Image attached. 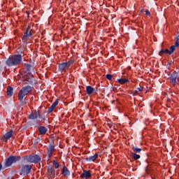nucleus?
<instances>
[{
  "label": "nucleus",
  "mask_w": 179,
  "mask_h": 179,
  "mask_svg": "<svg viewBox=\"0 0 179 179\" xmlns=\"http://www.w3.org/2000/svg\"><path fill=\"white\" fill-rule=\"evenodd\" d=\"M23 61V55H13L10 56L6 62L8 66H17V65H20Z\"/></svg>",
  "instance_id": "f257e3e1"
},
{
  "label": "nucleus",
  "mask_w": 179,
  "mask_h": 179,
  "mask_svg": "<svg viewBox=\"0 0 179 179\" xmlns=\"http://www.w3.org/2000/svg\"><path fill=\"white\" fill-rule=\"evenodd\" d=\"M33 92V87L30 85H27L23 87L18 92V100L20 101H23V99H24V96H27V94H30Z\"/></svg>",
  "instance_id": "f03ea898"
},
{
  "label": "nucleus",
  "mask_w": 179,
  "mask_h": 179,
  "mask_svg": "<svg viewBox=\"0 0 179 179\" xmlns=\"http://www.w3.org/2000/svg\"><path fill=\"white\" fill-rule=\"evenodd\" d=\"M31 169L33 166L29 164H22L20 168V176H27L31 173Z\"/></svg>",
  "instance_id": "7ed1b4c3"
},
{
  "label": "nucleus",
  "mask_w": 179,
  "mask_h": 179,
  "mask_svg": "<svg viewBox=\"0 0 179 179\" xmlns=\"http://www.w3.org/2000/svg\"><path fill=\"white\" fill-rule=\"evenodd\" d=\"M25 159L28 163H34L36 164L41 162V157L38 155H29L25 157Z\"/></svg>",
  "instance_id": "20e7f679"
},
{
  "label": "nucleus",
  "mask_w": 179,
  "mask_h": 179,
  "mask_svg": "<svg viewBox=\"0 0 179 179\" xmlns=\"http://www.w3.org/2000/svg\"><path fill=\"white\" fill-rule=\"evenodd\" d=\"M20 159V157L16 156H10L6 160L5 163L6 167H10L13 163H16V162H19Z\"/></svg>",
  "instance_id": "39448f33"
},
{
  "label": "nucleus",
  "mask_w": 179,
  "mask_h": 179,
  "mask_svg": "<svg viewBox=\"0 0 179 179\" xmlns=\"http://www.w3.org/2000/svg\"><path fill=\"white\" fill-rule=\"evenodd\" d=\"M31 31H33V29H31V27L30 26H28L26 31L24 34V36L22 38L24 43H26L29 37H31V36L33 35Z\"/></svg>",
  "instance_id": "423d86ee"
},
{
  "label": "nucleus",
  "mask_w": 179,
  "mask_h": 179,
  "mask_svg": "<svg viewBox=\"0 0 179 179\" xmlns=\"http://www.w3.org/2000/svg\"><path fill=\"white\" fill-rule=\"evenodd\" d=\"M176 50V46L174 45H171L169 49H162L159 52V55L162 57L164 54H168L169 55H171L173 52Z\"/></svg>",
  "instance_id": "0eeeda50"
},
{
  "label": "nucleus",
  "mask_w": 179,
  "mask_h": 179,
  "mask_svg": "<svg viewBox=\"0 0 179 179\" xmlns=\"http://www.w3.org/2000/svg\"><path fill=\"white\" fill-rule=\"evenodd\" d=\"M170 80L173 86H176V85L179 82L178 73L173 72L170 76Z\"/></svg>",
  "instance_id": "6e6552de"
},
{
  "label": "nucleus",
  "mask_w": 179,
  "mask_h": 179,
  "mask_svg": "<svg viewBox=\"0 0 179 179\" xmlns=\"http://www.w3.org/2000/svg\"><path fill=\"white\" fill-rule=\"evenodd\" d=\"M56 150H57L55 149V145H50L48 146L47 148V155L48 159H51V157H52V155L55 153Z\"/></svg>",
  "instance_id": "1a4fd4ad"
},
{
  "label": "nucleus",
  "mask_w": 179,
  "mask_h": 179,
  "mask_svg": "<svg viewBox=\"0 0 179 179\" xmlns=\"http://www.w3.org/2000/svg\"><path fill=\"white\" fill-rule=\"evenodd\" d=\"M12 136H13V130H10L1 137V141L3 142H8V141H9Z\"/></svg>",
  "instance_id": "9d476101"
},
{
  "label": "nucleus",
  "mask_w": 179,
  "mask_h": 179,
  "mask_svg": "<svg viewBox=\"0 0 179 179\" xmlns=\"http://www.w3.org/2000/svg\"><path fill=\"white\" fill-rule=\"evenodd\" d=\"M33 75L28 74L27 76L24 78L22 82H24V85H31L33 83Z\"/></svg>",
  "instance_id": "9b49d317"
},
{
  "label": "nucleus",
  "mask_w": 179,
  "mask_h": 179,
  "mask_svg": "<svg viewBox=\"0 0 179 179\" xmlns=\"http://www.w3.org/2000/svg\"><path fill=\"white\" fill-rule=\"evenodd\" d=\"M48 176H49L50 178H55V169L51 165L48 166Z\"/></svg>",
  "instance_id": "f8f14e48"
},
{
  "label": "nucleus",
  "mask_w": 179,
  "mask_h": 179,
  "mask_svg": "<svg viewBox=\"0 0 179 179\" xmlns=\"http://www.w3.org/2000/svg\"><path fill=\"white\" fill-rule=\"evenodd\" d=\"M80 178H92V171H87V170H84L83 173L80 175Z\"/></svg>",
  "instance_id": "ddd939ff"
},
{
  "label": "nucleus",
  "mask_w": 179,
  "mask_h": 179,
  "mask_svg": "<svg viewBox=\"0 0 179 179\" xmlns=\"http://www.w3.org/2000/svg\"><path fill=\"white\" fill-rule=\"evenodd\" d=\"M38 117H40V110L32 112L29 115V120H37Z\"/></svg>",
  "instance_id": "4468645a"
},
{
  "label": "nucleus",
  "mask_w": 179,
  "mask_h": 179,
  "mask_svg": "<svg viewBox=\"0 0 179 179\" xmlns=\"http://www.w3.org/2000/svg\"><path fill=\"white\" fill-rule=\"evenodd\" d=\"M69 69V68L68 67V66H67L66 62H63V63L59 64V69L62 72H65Z\"/></svg>",
  "instance_id": "2eb2a0df"
},
{
  "label": "nucleus",
  "mask_w": 179,
  "mask_h": 179,
  "mask_svg": "<svg viewBox=\"0 0 179 179\" xmlns=\"http://www.w3.org/2000/svg\"><path fill=\"white\" fill-rule=\"evenodd\" d=\"M40 135H45L47 134V127L44 126H39L38 127Z\"/></svg>",
  "instance_id": "dca6fc26"
},
{
  "label": "nucleus",
  "mask_w": 179,
  "mask_h": 179,
  "mask_svg": "<svg viewBox=\"0 0 179 179\" xmlns=\"http://www.w3.org/2000/svg\"><path fill=\"white\" fill-rule=\"evenodd\" d=\"M99 157V154L95 153L94 155L87 157L85 159L87 162H95Z\"/></svg>",
  "instance_id": "f3484780"
},
{
  "label": "nucleus",
  "mask_w": 179,
  "mask_h": 179,
  "mask_svg": "<svg viewBox=\"0 0 179 179\" xmlns=\"http://www.w3.org/2000/svg\"><path fill=\"white\" fill-rule=\"evenodd\" d=\"M62 174H63L64 177H66V176H71V172L65 165L63 166Z\"/></svg>",
  "instance_id": "a211bd4d"
},
{
  "label": "nucleus",
  "mask_w": 179,
  "mask_h": 179,
  "mask_svg": "<svg viewBox=\"0 0 179 179\" xmlns=\"http://www.w3.org/2000/svg\"><path fill=\"white\" fill-rule=\"evenodd\" d=\"M86 92H87V94L90 95V94H92V93H94V88H93L92 86H87Z\"/></svg>",
  "instance_id": "6ab92c4d"
},
{
  "label": "nucleus",
  "mask_w": 179,
  "mask_h": 179,
  "mask_svg": "<svg viewBox=\"0 0 179 179\" xmlns=\"http://www.w3.org/2000/svg\"><path fill=\"white\" fill-rule=\"evenodd\" d=\"M117 82L120 85H125V83H128V82H129V80L127 78H120L117 80Z\"/></svg>",
  "instance_id": "aec40b11"
},
{
  "label": "nucleus",
  "mask_w": 179,
  "mask_h": 179,
  "mask_svg": "<svg viewBox=\"0 0 179 179\" xmlns=\"http://www.w3.org/2000/svg\"><path fill=\"white\" fill-rule=\"evenodd\" d=\"M7 94L9 97H12V94H13V88L12 87H7Z\"/></svg>",
  "instance_id": "412c9836"
},
{
  "label": "nucleus",
  "mask_w": 179,
  "mask_h": 179,
  "mask_svg": "<svg viewBox=\"0 0 179 179\" xmlns=\"http://www.w3.org/2000/svg\"><path fill=\"white\" fill-rule=\"evenodd\" d=\"M132 150H133V152H134V153H141V152H142V148H138V147H136V146H134L133 148H132Z\"/></svg>",
  "instance_id": "4be33fe9"
},
{
  "label": "nucleus",
  "mask_w": 179,
  "mask_h": 179,
  "mask_svg": "<svg viewBox=\"0 0 179 179\" xmlns=\"http://www.w3.org/2000/svg\"><path fill=\"white\" fill-rule=\"evenodd\" d=\"M132 158L134 160H139L141 159V155L136 154V153H131Z\"/></svg>",
  "instance_id": "5701e85b"
},
{
  "label": "nucleus",
  "mask_w": 179,
  "mask_h": 179,
  "mask_svg": "<svg viewBox=\"0 0 179 179\" xmlns=\"http://www.w3.org/2000/svg\"><path fill=\"white\" fill-rule=\"evenodd\" d=\"M73 62H75V61L73 59H70L68 62H66V64L67 65V67L69 68V66H71V65H73Z\"/></svg>",
  "instance_id": "b1692460"
},
{
  "label": "nucleus",
  "mask_w": 179,
  "mask_h": 179,
  "mask_svg": "<svg viewBox=\"0 0 179 179\" xmlns=\"http://www.w3.org/2000/svg\"><path fill=\"white\" fill-rule=\"evenodd\" d=\"M52 163L55 166V169H59V163L57 162V161L53 160Z\"/></svg>",
  "instance_id": "393cba45"
},
{
  "label": "nucleus",
  "mask_w": 179,
  "mask_h": 179,
  "mask_svg": "<svg viewBox=\"0 0 179 179\" xmlns=\"http://www.w3.org/2000/svg\"><path fill=\"white\" fill-rule=\"evenodd\" d=\"M58 103H59V100L56 99L55 101L52 104L51 106L55 108V107H57V106H58Z\"/></svg>",
  "instance_id": "a878e982"
},
{
  "label": "nucleus",
  "mask_w": 179,
  "mask_h": 179,
  "mask_svg": "<svg viewBox=\"0 0 179 179\" xmlns=\"http://www.w3.org/2000/svg\"><path fill=\"white\" fill-rule=\"evenodd\" d=\"M106 79H108V80H111V79H113V75L111 74H107L106 76Z\"/></svg>",
  "instance_id": "bb28decb"
},
{
  "label": "nucleus",
  "mask_w": 179,
  "mask_h": 179,
  "mask_svg": "<svg viewBox=\"0 0 179 179\" xmlns=\"http://www.w3.org/2000/svg\"><path fill=\"white\" fill-rule=\"evenodd\" d=\"M52 111H54V108L50 106L49 108H48V114H51V113H52Z\"/></svg>",
  "instance_id": "cd10ccee"
},
{
  "label": "nucleus",
  "mask_w": 179,
  "mask_h": 179,
  "mask_svg": "<svg viewBox=\"0 0 179 179\" xmlns=\"http://www.w3.org/2000/svg\"><path fill=\"white\" fill-rule=\"evenodd\" d=\"M26 69L28 72L30 71V69H31V65H29V64H27L26 65Z\"/></svg>",
  "instance_id": "c85d7f7f"
},
{
  "label": "nucleus",
  "mask_w": 179,
  "mask_h": 179,
  "mask_svg": "<svg viewBox=\"0 0 179 179\" xmlns=\"http://www.w3.org/2000/svg\"><path fill=\"white\" fill-rule=\"evenodd\" d=\"M145 15H146V16H150V11L149 10H146Z\"/></svg>",
  "instance_id": "c756f323"
},
{
  "label": "nucleus",
  "mask_w": 179,
  "mask_h": 179,
  "mask_svg": "<svg viewBox=\"0 0 179 179\" xmlns=\"http://www.w3.org/2000/svg\"><path fill=\"white\" fill-rule=\"evenodd\" d=\"M137 94H139V91L138 90L134 91V96H136Z\"/></svg>",
  "instance_id": "7c9ffc66"
},
{
  "label": "nucleus",
  "mask_w": 179,
  "mask_h": 179,
  "mask_svg": "<svg viewBox=\"0 0 179 179\" xmlns=\"http://www.w3.org/2000/svg\"><path fill=\"white\" fill-rule=\"evenodd\" d=\"M137 90L139 92H142L143 90V87H139L137 88Z\"/></svg>",
  "instance_id": "2f4dec72"
},
{
  "label": "nucleus",
  "mask_w": 179,
  "mask_h": 179,
  "mask_svg": "<svg viewBox=\"0 0 179 179\" xmlns=\"http://www.w3.org/2000/svg\"><path fill=\"white\" fill-rule=\"evenodd\" d=\"M2 169V164H0V170Z\"/></svg>",
  "instance_id": "473e14b6"
},
{
  "label": "nucleus",
  "mask_w": 179,
  "mask_h": 179,
  "mask_svg": "<svg viewBox=\"0 0 179 179\" xmlns=\"http://www.w3.org/2000/svg\"><path fill=\"white\" fill-rule=\"evenodd\" d=\"M7 179H10L9 178H8Z\"/></svg>",
  "instance_id": "72a5a7b5"
}]
</instances>
